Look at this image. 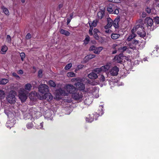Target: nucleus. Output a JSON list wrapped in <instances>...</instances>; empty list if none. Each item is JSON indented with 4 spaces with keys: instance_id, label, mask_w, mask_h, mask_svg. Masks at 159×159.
Instances as JSON below:
<instances>
[{
    "instance_id": "obj_1",
    "label": "nucleus",
    "mask_w": 159,
    "mask_h": 159,
    "mask_svg": "<svg viewBox=\"0 0 159 159\" xmlns=\"http://www.w3.org/2000/svg\"><path fill=\"white\" fill-rule=\"evenodd\" d=\"M14 94V91H11L7 97V101L10 104L14 103L16 102V98Z\"/></svg>"
},
{
    "instance_id": "obj_2",
    "label": "nucleus",
    "mask_w": 159,
    "mask_h": 159,
    "mask_svg": "<svg viewBox=\"0 0 159 159\" xmlns=\"http://www.w3.org/2000/svg\"><path fill=\"white\" fill-rule=\"evenodd\" d=\"M38 89L39 92L42 94L45 93L49 91L48 87L45 84H40Z\"/></svg>"
},
{
    "instance_id": "obj_3",
    "label": "nucleus",
    "mask_w": 159,
    "mask_h": 159,
    "mask_svg": "<svg viewBox=\"0 0 159 159\" xmlns=\"http://www.w3.org/2000/svg\"><path fill=\"white\" fill-rule=\"evenodd\" d=\"M19 97L22 102L26 101L27 98V93L26 91L23 90H21L19 93Z\"/></svg>"
},
{
    "instance_id": "obj_4",
    "label": "nucleus",
    "mask_w": 159,
    "mask_h": 159,
    "mask_svg": "<svg viewBox=\"0 0 159 159\" xmlns=\"http://www.w3.org/2000/svg\"><path fill=\"white\" fill-rule=\"evenodd\" d=\"M85 91L91 93L93 96L96 97L98 96V90L97 89V88L95 87H89Z\"/></svg>"
},
{
    "instance_id": "obj_5",
    "label": "nucleus",
    "mask_w": 159,
    "mask_h": 159,
    "mask_svg": "<svg viewBox=\"0 0 159 159\" xmlns=\"http://www.w3.org/2000/svg\"><path fill=\"white\" fill-rule=\"evenodd\" d=\"M66 91L70 93L73 94L76 92L77 91V88L71 84H67L66 85Z\"/></svg>"
},
{
    "instance_id": "obj_6",
    "label": "nucleus",
    "mask_w": 159,
    "mask_h": 159,
    "mask_svg": "<svg viewBox=\"0 0 159 159\" xmlns=\"http://www.w3.org/2000/svg\"><path fill=\"white\" fill-rule=\"evenodd\" d=\"M137 34L140 37L145 39L144 38L146 35V34L143 26L139 25V29L137 31Z\"/></svg>"
},
{
    "instance_id": "obj_7",
    "label": "nucleus",
    "mask_w": 159,
    "mask_h": 159,
    "mask_svg": "<svg viewBox=\"0 0 159 159\" xmlns=\"http://www.w3.org/2000/svg\"><path fill=\"white\" fill-rule=\"evenodd\" d=\"M39 98L41 100L46 99L47 101H49L53 99V96L49 93H46L44 95H43L42 96H40Z\"/></svg>"
},
{
    "instance_id": "obj_8",
    "label": "nucleus",
    "mask_w": 159,
    "mask_h": 159,
    "mask_svg": "<svg viewBox=\"0 0 159 159\" xmlns=\"http://www.w3.org/2000/svg\"><path fill=\"white\" fill-rule=\"evenodd\" d=\"M73 98L75 100L80 101L82 99L83 95L80 92L75 93L72 95Z\"/></svg>"
},
{
    "instance_id": "obj_9",
    "label": "nucleus",
    "mask_w": 159,
    "mask_h": 159,
    "mask_svg": "<svg viewBox=\"0 0 159 159\" xmlns=\"http://www.w3.org/2000/svg\"><path fill=\"white\" fill-rule=\"evenodd\" d=\"M139 43V41L138 40L134 39L129 44V46L130 48L135 49L136 48V45H138Z\"/></svg>"
},
{
    "instance_id": "obj_10",
    "label": "nucleus",
    "mask_w": 159,
    "mask_h": 159,
    "mask_svg": "<svg viewBox=\"0 0 159 159\" xmlns=\"http://www.w3.org/2000/svg\"><path fill=\"white\" fill-rule=\"evenodd\" d=\"M144 23L147 27H151L153 24V21L150 17H147L145 19Z\"/></svg>"
},
{
    "instance_id": "obj_11",
    "label": "nucleus",
    "mask_w": 159,
    "mask_h": 159,
    "mask_svg": "<svg viewBox=\"0 0 159 159\" xmlns=\"http://www.w3.org/2000/svg\"><path fill=\"white\" fill-rule=\"evenodd\" d=\"M119 69L116 66L113 67L110 70V72L111 74L113 76L117 75L118 74Z\"/></svg>"
},
{
    "instance_id": "obj_12",
    "label": "nucleus",
    "mask_w": 159,
    "mask_h": 159,
    "mask_svg": "<svg viewBox=\"0 0 159 159\" xmlns=\"http://www.w3.org/2000/svg\"><path fill=\"white\" fill-rule=\"evenodd\" d=\"M74 85L77 87L80 90H83L85 89V85L81 82H77L75 83Z\"/></svg>"
},
{
    "instance_id": "obj_13",
    "label": "nucleus",
    "mask_w": 159,
    "mask_h": 159,
    "mask_svg": "<svg viewBox=\"0 0 159 159\" xmlns=\"http://www.w3.org/2000/svg\"><path fill=\"white\" fill-rule=\"evenodd\" d=\"M116 6L113 4H110L107 7V10L110 13H113L115 9Z\"/></svg>"
},
{
    "instance_id": "obj_14",
    "label": "nucleus",
    "mask_w": 159,
    "mask_h": 159,
    "mask_svg": "<svg viewBox=\"0 0 159 159\" xmlns=\"http://www.w3.org/2000/svg\"><path fill=\"white\" fill-rule=\"evenodd\" d=\"M113 24L112 20L110 18L107 19V24L104 27L105 29H108L111 27Z\"/></svg>"
},
{
    "instance_id": "obj_15",
    "label": "nucleus",
    "mask_w": 159,
    "mask_h": 159,
    "mask_svg": "<svg viewBox=\"0 0 159 159\" xmlns=\"http://www.w3.org/2000/svg\"><path fill=\"white\" fill-rule=\"evenodd\" d=\"M94 114H92V115H89L86 117V121L88 122H91L93 121L94 119L93 117Z\"/></svg>"
},
{
    "instance_id": "obj_16",
    "label": "nucleus",
    "mask_w": 159,
    "mask_h": 159,
    "mask_svg": "<svg viewBox=\"0 0 159 159\" xmlns=\"http://www.w3.org/2000/svg\"><path fill=\"white\" fill-rule=\"evenodd\" d=\"M88 77L91 79H96L98 77V76L97 74L91 72L88 75Z\"/></svg>"
},
{
    "instance_id": "obj_17",
    "label": "nucleus",
    "mask_w": 159,
    "mask_h": 159,
    "mask_svg": "<svg viewBox=\"0 0 159 159\" xmlns=\"http://www.w3.org/2000/svg\"><path fill=\"white\" fill-rule=\"evenodd\" d=\"M120 20V18H116L113 22V24L115 28H117L119 27L118 23Z\"/></svg>"
},
{
    "instance_id": "obj_18",
    "label": "nucleus",
    "mask_w": 159,
    "mask_h": 159,
    "mask_svg": "<svg viewBox=\"0 0 159 159\" xmlns=\"http://www.w3.org/2000/svg\"><path fill=\"white\" fill-rule=\"evenodd\" d=\"M110 64L107 65L103 66L101 67L102 71H106L108 70L110 68Z\"/></svg>"
},
{
    "instance_id": "obj_19",
    "label": "nucleus",
    "mask_w": 159,
    "mask_h": 159,
    "mask_svg": "<svg viewBox=\"0 0 159 159\" xmlns=\"http://www.w3.org/2000/svg\"><path fill=\"white\" fill-rule=\"evenodd\" d=\"M59 31L61 34L64 35L66 36H68L70 35V32L67 30L63 29H60Z\"/></svg>"
},
{
    "instance_id": "obj_20",
    "label": "nucleus",
    "mask_w": 159,
    "mask_h": 159,
    "mask_svg": "<svg viewBox=\"0 0 159 159\" xmlns=\"http://www.w3.org/2000/svg\"><path fill=\"white\" fill-rule=\"evenodd\" d=\"M57 93H59L61 95L63 96L67 95V93L65 91L61 89H60L57 90Z\"/></svg>"
},
{
    "instance_id": "obj_21",
    "label": "nucleus",
    "mask_w": 159,
    "mask_h": 159,
    "mask_svg": "<svg viewBox=\"0 0 159 159\" xmlns=\"http://www.w3.org/2000/svg\"><path fill=\"white\" fill-rule=\"evenodd\" d=\"M139 25H137L133 27L131 31V32L132 33V34H135V33L136 31H137H137L138 30V29H139Z\"/></svg>"
},
{
    "instance_id": "obj_22",
    "label": "nucleus",
    "mask_w": 159,
    "mask_h": 159,
    "mask_svg": "<svg viewBox=\"0 0 159 159\" xmlns=\"http://www.w3.org/2000/svg\"><path fill=\"white\" fill-rule=\"evenodd\" d=\"M103 48L102 47H100L98 48H96L95 51L94 52L96 54H98L102 50Z\"/></svg>"
},
{
    "instance_id": "obj_23",
    "label": "nucleus",
    "mask_w": 159,
    "mask_h": 159,
    "mask_svg": "<svg viewBox=\"0 0 159 159\" xmlns=\"http://www.w3.org/2000/svg\"><path fill=\"white\" fill-rule=\"evenodd\" d=\"M9 80L8 79H0V84L4 85L8 82Z\"/></svg>"
},
{
    "instance_id": "obj_24",
    "label": "nucleus",
    "mask_w": 159,
    "mask_h": 159,
    "mask_svg": "<svg viewBox=\"0 0 159 159\" xmlns=\"http://www.w3.org/2000/svg\"><path fill=\"white\" fill-rule=\"evenodd\" d=\"M11 120H9L8 121L6 124V126L7 127L9 128L10 129L11 127H12L14 125V123L11 122Z\"/></svg>"
},
{
    "instance_id": "obj_25",
    "label": "nucleus",
    "mask_w": 159,
    "mask_h": 159,
    "mask_svg": "<svg viewBox=\"0 0 159 159\" xmlns=\"http://www.w3.org/2000/svg\"><path fill=\"white\" fill-rule=\"evenodd\" d=\"M32 88V86L30 84L27 83L25 84V90L30 91Z\"/></svg>"
},
{
    "instance_id": "obj_26",
    "label": "nucleus",
    "mask_w": 159,
    "mask_h": 159,
    "mask_svg": "<svg viewBox=\"0 0 159 159\" xmlns=\"http://www.w3.org/2000/svg\"><path fill=\"white\" fill-rule=\"evenodd\" d=\"M120 36V34H112L111 36V38L113 39H116L118 38Z\"/></svg>"
},
{
    "instance_id": "obj_27",
    "label": "nucleus",
    "mask_w": 159,
    "mask_h": 159,
    "mask_svg": "<svg viewBox=\"0 0 159 159\" xmlns=\"http://www.w3.org/2000/svg\"><path fill=\"white\" fill-rule=\"evenodd\" d=\"M7 50V47L5 45L2 47L1 52L2 54H5Z\"/></svg>"
},
{
    "instance_id": "obj_28",
    "label": "nucleus",
    "mask_w": 159,
    "mask_h": 159,
    "mask_svg": "<svg viewBox=\"0 0 159 159\" xmlns=\"http://www.w3.org/2000/svg\"><path fill=\"white\" fill-rule=\"evenodd\" d=\"M5 96V94L4 91L2 90H0V99H3Z\"/></svg>"
},
{
    "instance_id": "obj_29",
    "label": "nucleus",
    "mask_w": 159,
    "mask_h": 159,
    "mask_svg": "<svg viewBox=\"0 0 159 159\" xmlns=\"http://www.w3.org/2000/svg\"><path fill=\"white\" fill-rule=\"evenodd\" d=\"M90 41V37L87 35L86 36V38L84 40V44L86 45Z\"/></svg>"
},
{
    "instance_id": "obj_30",
    "label": "nucleus",
    "mask_w": 159,
    "mask_h": 159,
    "mask_svg": "<svg viewBox=\"0 0 159 159\" xmlns=\"http://www.w3.org/2000/svg\"><path fill=\"white\" fill-rule=\"evenodd\" d=\"M2 9L5 14L6 15H8L9 14V11L7 9L5 8L4 6L2 7Z\"/></svg>"
},
{
    "instance_id": "obj_31",
    "label": "nucleus",
    "mask_w": 159,
    "mask_h": 159,
    "mask_svg": "<svg viewBox=\"0 0 159 159\" xmlns=\"http://www.w3.org/2000/svg\"><path fill=\"white\" fill-rule=\"evenodd\" d=\"M48 83L49 84V85L52 87H55L56 86V85L55 83L52 80H49L48 82Z\"/></svg>"
},
{
    "instance_id": "obj_32",
    "label": "nucleus",
    "mask_w": 159,
    "mask_h": 159,
    "mask_svg": "<svg viewBox=\"0 0 159 159\" xmlns=\"http://www.w3.org/2000/svg\"><path fill=\"white\" fill-rule=\"evenodd\" d=\"M26 126L28 129H30L33 128L34 125L32 122H30L26 124Z\"/></svg>"
},
{
    "instance_id": "obj_33",
    "label": "nucleus",
    "mask_w": 159,
    "mask_h": 159,
    "mask_svg": "<svg viewBox=\"0 0 159 159\" xmlns=\"http://www.w3.org/2000/svg\"><path fill=\"white\" fill-rule=\"evenodd\" d=\"M136 36V34H132L130 35L127 38V40L128 41H130L132 39L135 37Z\"/></svg>"
},
{
    "instance_id": "obj_34",
    "label": "nucleus",
    "mask_w": 159,
    "mask_h": 159,
    "mask_svg": "<svg viewBox=\"0 0 159 159\" xmlns=\"http://www.w3.org/2000/svg\"><path fill=\"white\" fill-rule=\"evenodd\" d=\"M98 18L101 19L104 16V14L102 11H99L98 13Z\"/></svg>"
},
{
    "instance_id": "obj_35",
    "label": "nucleus",
    "mask_w": 159,
    "mask_h": 159,
    "mask_svg": "<svg viewBox=\"0 0 159 159\" xmlns=\"http://www.w3.org/2000/svg\"><path fill=\"white\" fill-rule=\"evenodd\" d=\"M67 75L68 77H72L75 76V74L73 72H68L67 74Z\"/></svg>"
},
{
    "instance_id": "obj_36",
    "label": "nucleus",
    "mask_w": 159,
    "mask_h": 159,
    "mask_svg": "<svg viewBox=\"0 0 159 159\" xmlns=\"http://www.w3.org/2000/svg\"><path fill=\"white\" fill-rule=\"evenodd\" d=\"M94 72H97L98 74L101 72L102 71L101 67L98 68H96L94 69Z\"/></svg>"
},
{
    "instance_id": "obj_37",
    "label": "nucleus",
    "mask_w": 159,
    "mask_h": 159,
    "mask_svg": "<svg viewBox=\"0 0 159 159\" xmlns=\"http://www.w3.org/2000/svg\"><path fill=\"white\" fill-rule=\"evenodd\" d=\"M43 71L42 70H39L38 72V76L39 78H42L43 76Z\"/></svg>"
},
{
    "instance_id": "obj_38",
    "label": "nucleus",
    "mask_w": 159,
    "mask_h": 159,
    "mask_svg": "<svg viewBox=\"0 0 159 159\" xmlns=\"http://www.w3.org/2000/svg\"><path fill=\"white\" fill-rule=\"evenodd\" d=\"M72 66V64L71 63H69L66 65L65 67V70H68L70 69Z\"/></svg>"
},
{
    "instance_id": "obj_39",
    "label": "nucleus",
    "mask_w": 159,
    "mask_h": 159,
    "mask_svg": "<svg viewBox=\"0 0 159 159\" xmlns=\"http://www.w3.org/2000/svg\"><path fill=\"white\" fill-rule=\"evenodd\" d=\"M154 22L156 24H159V17L156 16L154 18Z\"/></svg>"
},
{
    "instance_id": "obj_40",
    "label": "nucleus",
    "mask_w": 159,
    "mask_h": 159,
    "mask_svg": "<svg viewBox=\"0 0 159 159\" xmlns=\"http://www.w3.org/2000/svg\"><path fill=\"white\" fill-rule=\"evenodd\" d=\"M95 55L94 54H90L87 56V57L88 59H91L95 57Z\"/></svg>"
},
{
    "instance_id": "obj_41",
    "label": "nucleus",
    "mask_w": 159,
    "mask_h": 159,
    "mask_svg": "<svg viewBox=\"0 0 159 159\" xmlns=\"http://www.w3.org/2000/svg\"><path fill=\"white\" fill-rule=\"evenodd\" d=\"M6 41L8 43H10L11 42V36L9 35H7V36Z\"/></svg>"
},
{
    "instance_id": "obj_42",
    "label": "nucleus",
    "mask_w": 159,
    "mask_h": 159,
    "mask_svg": "<svg viewBox=\"0 0 159 159\" xmlns=\"http://www.w3.org/2000/svg\"><path fill=\"white\" fill-rule=\"evenodd\" d=\"M21 57V60L22 61H24V59L25 57V54L24 52H21L20 54Z\"/></svg>"
},
{
    "instance_id": "obj_43",
    "label": "nucleus",
    "mask_w": 159,
    "mask_h": 159,
    "mask_svg": "<svg viewBox=\"0 0 159 159\" xmlns=\"http://www.w3.org/2000/svg\"><path fill=\"white\" fill-rule=\"evenodd\" d=\"M113 13L116 14H118L119 13V9L116 6L115 7V9L113 11Z\"/></svg>"
},
{
    "instance_id": "obj_44",
    "label": "nucleus",
    "mask_w": 159,
    "mask_h": 159,
    "mask_svg": "<svg viewBox=\"0 0 159 159\" xmlns=\"http://www.w3.org/2000/svg\"><path fill=\"white\" fill-rule=\"evenodd\" d=\"M127 48L126 46H124L120 48L119 49L120 50H121L122 52H124L126 50Z\"/></svg>"
},
{
    "instance_id": "obj_45",
    "label": "nucleus",
    "mask_w": 159,
    "mask_h": 159,
    "mask_svg": "<svg viewBox=\"0 0 159 159\" xmlns=\"http://www.w3.org/2000/svg\"><path fill=\"white\" fill-rule=\"evenodd\" d=\"M89 25H90V29L89 30V33L90 35H92V30H93V27L90 24H89Z\"/></svg>"
},
{
    "instance_id": "obj_46",
    "label": "nucleus",
    "mask_w": 159,
    "mask_h": 159,
    "mask_svg": "<svg viewBox=\"0 0 159 159\" xmlns=\"http://www.w3.org/2000/svg\"><path fill=\"white\" fill-rule=\"evenodd\" d=\"M97 20H95L93 21L92 24H91V26L92 27H95L97 25Z\"/></svg>"
},
{
    "instance_id": "obj_47",
    "label": "nucleus",
    "mask_w": 159,
    "mask_h": 159,
    "mask_svg": "<svg viewBox=\"0 0 159 159\" xmlns=\"http://www.w3.org/2000/svg\"><path fill=\"white\" fill-rule=\"evenodd\" d=\"M43 122H42L40 123L39 125L37 127V129H43Z\"/></svg>"
},
{
    "instance_id": "obj_48",
    "label": "nucleus",
    "mask_w": 159,
    "mask_h": 159,
    "mask_svg": "<svg viewBox=\"0 0 159 159\" xmlns=\"http://www.w3.org/2000/svg\"><path fill=\"white\" fill-rule=\"evenodd\" d=\"M100 80L101 81L104 82L105 80V78L102 75H100Z\"/></svg>"
},
{
    "instance_id": "obj_49",
    "label": "nucleus",
    "mask_w": 159,
    "mask_h": 159,
    "mask_svg": "<svg viewBox=\"0 0 159 159\" xmlns=\"http://www.w3.org/2000/svg\"><path fill=\"white\" fill-rule=\"evenodd\" d=\"M110 2H113L118 3L120 2V0H108Z\"/></svg>"
},
{
    "instance_id": "obj_50",
    "label": "nucleus",
    "mask_w": 159,
    "mask_h": 159,
    "mask_svg": "<svg viewBox=\"0 0 159 159\" xmlns=\"http://www.w3.org/2000/svg\"><path fill=\"white\" fill-rule=\"evenodd\" d=\"M96 47L94 46H91L90 48H89V50L90 51H92L94 50L95 51V49H96Z\"/></svg>"
},
{
    "instance_id": "obj_51",
    "label": "nucleus",
    "mask_w": 159,
    "mask_h": 159,
    "mask_svg": "<svg viewBox=\"0 0 159 159\" xmlns=\"http://www.w3.org/2000/svg\"><path fill=\"white\" fill-rule=\"evenodd\" d=\"M94 37L95 38L97 39V40H98L99 39V37L98 35L97 34L95 33L94 34Z\"/></svg>"
},
{
    "instance_id": "obj_52",
    "label": "nucleus",
    "mask_w": 159,
    "mask_h": 159,
    "mask_svg": "<svg viewBox=\"0 0 159 159\" xmlns=\"http://www.w3.org/2000/svg\"><path fill=\"white\" fill-rule=\"evenodd\" d=\"M31 37V35L30 33H28L26 35L25 38L26 39H30Z\"/></svg>"
},
{
    "instance_id": "obj_53",
    "label": "nucleus",
    "mask_w": 159,
    "mask_h": 159,
    "mask_svg": "<svg viewBox=\"0 0 159 159\" xmlns=\"http://www.w3.org/2000/svg\"><path fill=\"white\" fill-rule=\"evenodd\" d=\"M146 11L148 13H150L151 12V9L149 7H147L146 9Z\"/></svg>"
},
{
    "instance_id": "obj_54",
    "label": "nucleus",
    "mask_w": 159,
    "mask_h": 159,
    "mask_svg": "<svg viewBox=\"0 0 159 159\" xmlns=\"http://www.w3.org/2000/svg\"><path fill=\"white\" fill-rule=\"evenodd\" d=\"M12 74L14 76L16 77L17 78L20 79V77L16 73H13Z\"/></svg>"
},
{
    "instance_id": "obj_55",
    "label": "nucleus",
    "mask_w": 159,
    "mask_h": 159,
    "mask_svg": "<svg viewBox=\"0 0 159 159\" xmlns=\"http://www.w3.org/2000/svg\"><path fill=\"white\" fill-rule=\"evenodd\" d=\"M78 80H79L78 79L76 78H73L71 80V81L73 82L78 81Z\"/></svg>"
},
{
    "instance_id": "obj_56",
    "label": "nucleus",
    "mask_w": 159,
    "mask_h": 159,
    "mask_svg": "<svg viewBox=\"0 0 159 159\" xmlns=\"http://www.w3.org/2000/svg\"><path fill=\"white\" fill-rule=\"evenodd\" d=\"M105 29L106 30H105V32L107 33H110L111 32V30L109 29Z\"/></svg>"
},
{
    "instance_id": "obj_57",
    "label": "nucleus",
    "mask_w": 159,
    "mask_h": 159,
    "mask_svg": "<svg viewBox=\"0 0 159 159\" xmlns=\"http://www.w3.org/2000/svg\"><path fill=\"white\" fill-rule=\"evenodd\" d=\"M63 5L62 3H61L58 5V9L59 10L63 6Z\"/></svg>"
},
{
    "instance_id": "obj_58",
    "label": "nucleus",
    "mask_w": 159,
    "mask_h": 159,
    "mask_svg": "<svg viewBox=\"0 0 159 159\" xmlns=\"http://www.w3.org/2000/svg\"><path fill=\"white\" fill-rule=\"evenodd\" d=\"M18 73L19 74H22L23 73V71L22 70H18Z\"/></svg>"
},
{
    "instance_id": "obj_59",
    "label": "nucleus",
    "mask_w": 159,
    "mask_h": 159,
    "mask_svg": "<svg viewBox=\"0 0 159 159\" xmlns=\"http://www.w3.org/2000/svg\"><path fill=\"white\" fill-rule=\"evenodd\" d=\"M93 32H94V34H95V33L97 34V33L99 32V31L97 29H95L93 30Z\"/></svg>"
},
{
    "instance_id": "obj_60",
    "label": "nucleus",
    "mask_w": 159,
    "mask_h": 159,
    "mask_svg": "<svg viewBox=\"0 0 159 159\" xmlns=\"http://www.w3.org/2000/svg\"><path fill=\"white\" fill-rule=\"evenodd\" d=\"M146 16V13L145 12H143L142 15V17L143 18H144Z\"/></svg>"
},
{
    "instance_id": "obj_61",
    "label": "nucleus",
    "mask_w": 159,
    "mask_h": 159,
    "mask_svg": "<svg viewBox=\"0 0 159 159\" xmlns=\"http://www.w3.org/2000/svg\"><path fill=\"white\" fill-rule=\"evenodd\" d=\"M84 66V65H79L78 66V67L79 69H81Z\"/></svg>"
},
{
    "instance_id": "obj_62",
    "label": "nucleus",
    "mask_w": 159,
    "mask_h": 159,
    "mask_svg": "<svg viewBox=\"0 0 159 159\" xmlns=\"http://www.w3.org/2000/svg\"><path fill=\"white\" fill-rule=\"evenodd\" d=\"M71 19H70L69 18H68V19H67V25H68L69 23L70 22V20H71Z\"/></svg>"
},
{
    "instance_id": "obj_63",
    "label": "nucleus",
    "mask_w": 159,
    "mask_h": 159,
    "mask_svg": "<svg viewBox=\"0 0 159 159\" xmlns=\"http://www.w3.org/2000/svg\"><path fill=\"white\" fill-rule=\"evenodd\" d=\"M116 52H117V51L115 50V51H113L112 53V54H114L116 53Z\"/></svg>"
},
{
    "instance_id": "obj_64",
    "label": "nucleus",
    "mask_w": 159,
    "mask_h": 159,
    "mask_svg": "<svg viewBox=\"0 0 159 159\" xmlns=\"http://www.w3.org/2000/svg\"><path fill=\"white\" fill-rule=\"evenodd\" d=\"M20 0L22 3H24L25 2V0Z\"/></svg>"
}]
</instances>
